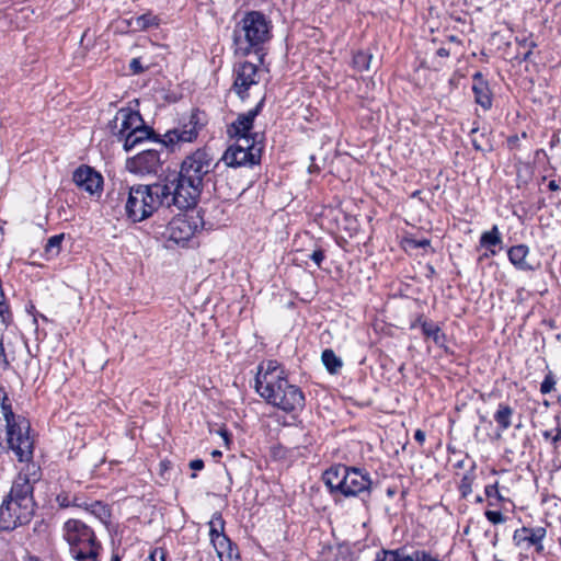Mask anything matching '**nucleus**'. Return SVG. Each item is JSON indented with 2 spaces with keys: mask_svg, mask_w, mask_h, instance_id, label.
I'll return each instance as SVG.
<instances>
[{
  "mask_svg": "<svg viewBox=\"0 0 561 561\" xmlns=\"http://www.w3.org/2000/svg\"><path fill=\"white\" fill-rule=\"evenodd\" d=\"M272 38V22L260 11H249L236 24L233 44L241 56L255 54L263 60L265 45Z\"/></svg>",
  "mask_w": 561,
  "mask_h": 561,
  "instance_id": "f257e3e1",
  "label": "nucleus"
},
{
  "mask_svg": "<svg viewBox=\"0 0 561 561\" xmlns=\"http://www.w3.org/2000/svg\"><path fill=\"white\" fill-rule=\"evenodd\" d=\"M322 480L332 496L356 497L371 493V478L364 469L345 465L331 466L323 472Z\"/></svg>",
  "mask_w": 561,
  "mask_h": 561,
  "instance_id": "f03ea898",
  "label": "nucleus"
},
{
  "mask_svg": "<svg viewBox=\"0 0 561 561\" xmlns=\"http://www.w3.org/2000/svg\"><path fill=\"white\" fill-rule=\"evenodd\" d=\"M199 128L201 127H198L197 123L194 121V116H192L187 124L169 130L161 139L142 119L140 125L134 126L133 131H128L126 139L123 141V147L125 151H130L144 141L152 140L160 149L168 148L174 151L176 147H180L182 144L196 140Z\"/></svg>",
  "mask_w": 561,
  "mask_h": 561,
  "instance_id": "7ed1b4c3",
  "label": "nucleus"
},
{
  "mask_svg": "<svg viewBox=\"0 0 561 561\" xmlns=\"http://www.w3.org/2000/svg\"><path fill=\"white\" fill-rule=\"evenodd\" d=\"M163 190L160 183L152 185L137 184L127 186L125 215L131 222H141L163 206Z\"/></svg>",
  "mask_w": 561,
  "mask_h": 561,
  "instance_id": "20e7f679",
  "label": "nucleus"
},
{
  "mask_svg": "<svg viewBox=\"0 0 561 561\" xmlns=\"http://www.w3.org/2000/svg\"><path fill=\"white\" fill-rule=\"evenodd\" d=\"M64 538L70 556L77 561H99L103 550L94 530L79 519H69L64 525Z\"/></svg>",
  "mask_w": 561,
  "mask_h": 561,
  "instance_id": "39448f33",
  "label": "nucleus"
},
{
  "mask_svg": "<svg viewBox=\"0 0 561 561\" xmlns=\"http://www.w3.org/2000/svg\"><path fill=\"white\" fill-rule=\"evenodd\" d=\"M268 404H272L286 413L295 414L305 408V394L301 389L289 383L287 377L278 379L272 386L257 392Z\"/></svg>",
  "mask_w": 561,
  "mask_h": 561,
  "instance_id": "423d86ee",
  "label": "nucleus"
},
{
  "mask_svg": "<svg viewBox=\"0 0 561 561\" xmlns=\"http://www.w3.org/2000/svg\"><path fill=\"white\" fill-rule=\"evenodd\" d=\"M160 187L164 188L163 206H175L181 210L194 208L204 188L201 185L185 181L179 174L169 183H160Z\"/></svg>",
  "mask_w": 561,
  "mask_h": 561,
  "instance_id": "0eeeda50",
  "label": "nucleus"
},
{
  "mask_svg": "<svg viewBox=\"0 0 561 561\" xmlns=\"http://www.w3.org/2000/svg\"><path fill=\"white\" fill-rule=\"evenodd\" d=\"M259 137L260 134H255L253 138L240 137L234 145L227 148L221 160L230 168L259 164L263 151V142Z\"/></svg>",
  "mask_w": 561,
  "mask_h": 561,
  "instance_id": "6e6552de",
  "label": "nucleus"
},
{
  "mask_svg": "<svg viewBox=\"0 0 561 561\" xmlns=\"http://www.w3.org/2000/svg\"><path fill=\"white\" fill-rule=\"evenodd\" d=\"M219 164L207 148H198L182 161L179 175L185 181L204 187L205 180Z\"/></svg>",
  "mask_w": 561,
  "mask_h": 561,
  "instance_id": "1a4fd4ad",
  "label": "nucleus"
},
{
  "mask_svg": "<svg viewBox=\"0 0 561 561\" xmlns=\"http://www.w3.org/2000/svg\"><path fill=\"white\" fill-rule=\"evenodd\" d=\"M204 226L203 217L198 211L192 210L174 217L167 226L164 236L169 241L184 245Z\"/></svg>",
  "mask_w": 561,
  "mask_h": 561,
  "instance_id": "9d476101",
  "label": "nucleus"
},
{
  "mask_svg": "<svg viewBox=\"0 0 561 561\" xmlns=\"http://www.w3.org/2000/svg\"><path fill=\"white\" fill-rule=\"evenodd\" d=\"M33 514L34 510L7 497L0 505V529L9 531L27 524Z\"/></svg>",
  "mask_w": 561,
  "mask_h": 561,
  "instance_id": "9b49d317",
  "label": "nucleus"
},
{
  "mask_svg": "<svg viewBox=\"0 0 561 561\" xmlns=\"http://www.w3.org/2000/svg\"><path fill=\"white\" fill-rule=\"evenodd\" d=\"M208 524L210 541L217 552V556L221 560L224 557L231 559L236 548H233L231 540L225 534V519L222 518L221 513H214Z\"/></svg>",
  "mask_w": 561,
  "mask_h": 561,
  "instance_id": "f8f14e48",
  "label": "nucleus"
},
{
  "mask_svg": "<svg viewBox=\"0 0 561 561\" xmlns=\"http://www.w3.org/2000/svg\"><path fill=\"white\" fill-rule=\"evenodd\" d=\"M162 160L158 148L142 150L127 160V169L135 174H157L161 169Z\"/></svg>",
  "mask_w": 561,
  "mask_h": 561,
  "instance_id": "ddd939ff",
  "label": "nucleus"
},
{
  "mask_svg": "<svg viewBox=\"0 0 561 561\" xmlns=\"http://www.w3.org/2000/svg\"><path fill=\"white\" fill-rule=\"evenodd\" d=\"M234 81L233 91L244 100L248 96V90L259 83L257 78V66L250 62L243 61L238 64L233 70Z\"/></svg>",
  "mask_w": 561,
  "mask_h": 561,
  "instance_id": "4468645a",
  "label": "nucleus"
},
{
  "mask_svg": "<svg viewBox=\"0 0 561 561\" xmlns=\"http://www.w3.org/2000/svg\"><path fill=\"white\" fill-rule=\"evenodd\" d=\"M33 476H36L35 472ZM37 480L36 477L33 480L30 479V474L21 471L14 479L8 499L15 502H21L24 506L35 511V502L33 496V483Z\"/></svg>",
  "mask_w": 561,
  "mask_h": 561,
  "instance_id": "2eb2a0df",
  "label": "nucleus"
},
{
  "mask_svg": "<svg viewBox=\"0 0 561 561\" xmlns=\"http://www.w3.org/2000/svg\"><path fill=\"white\" fill-rule=\"evenodd\" d=\"M72 181L82 191L90 195L100 196L103 190V176L92 167L82 164L77 168L72 175Z\"/></svg>",
  "mask_w": 561,
  "mask_h": 561,
  "instance_id": "dca6fc26",
  "label": "nucleus"
},
{
  "mask_svg": "<svg viewBox=\"0 0 561 561\" xmlns=\"http://www.w3.org/2000/svg\"><path fill=\"white\" fill-rule=\"evenodd\" d=\"M265 98H262L260 102L252 110L247 113H241L238 117L228 126V134L230 137H234L237 140L240 137L253 138L256 133L251 134L255 117L261 113L264 106Z\"/></svg>",
  "mask_w": 561,
  "mask_h": 561,
  "instance_id": "f3484780",
  "label": "nucleus"
},
{
  "mask_svg": "<svg viewBox=\"0 0 561 561\" xmlns=\"http://www.w3.org/2000/svg\"><path fill=\"white\" fill-rule=\"evenodd\" d=\"M547 530L543 527H522L516 529L513 535V540L516 546L527 543L534 546L537 553L543 552L542 540L546 538Z\"/></svg>",
  "mask_w": 561,
  "mask_h": 561,
  "instance_id": "a211bd4d",
  "label": "nucleus"
},
{
  "mask_svg": "<svg viewBox=\"0 0 561 561\" xmlns=\"http://www.w3.org/2000/svg\"><path fill=\"white\" fill-rule=\"evenodd\" d=\"M286 377L285 371L276 360H267L265 366L260 365L257 375L255 377V390L262 391L272 386L274 382Z\"/></svg>",
  "mask_w": 561,
  "mask_h": 561,
  "instance_id": "6ab92c4d",
  "label": "nucleus"
},
{
  "mask_svg": "<svg viewBox=\"0 0 561 561\" xmlns=\"http://www.w3.org/2000/svg\"><path fill=\"white\" fill-rule=\"evenodd\" d=\"M472 80V92L474 94L476 103L479 104L484 111H489L492 107L493 100L488 80L480 71L473 73Z\"/></svg>",
  "mask_w": 561,
  "mask_h": 561,
  "instance_id": "aec40b11",
  "label": "nucleus"
},
{
  "mask_svg": "<svg viewBox=\"0 0 561 561\" xmlns=\"http://www.w3.org/2000/svg\"><path fill=\"white\" fill-rule=\"evenodd\" d=\"M317 561H354L353 551L346 543L322 546Z\"/></svg>",
  "mask_w": 561,
  "mask_h": 561,
  "instance_id": "412c9836",
  "label": "nucleus"
},
{
  "mask_svg": "<svg viewBox=\"0 0 561 561\" xmlns=\"http://www.w3.org/2000/svg\"><path fill=\"white\" fill-rule=\"evenodd\" d=\"M116 119H119L121 141H124L128 131H133L134 126L142 123V116L136 110L122 107L116 112Z\"/></svg>",
  "mask_w": 561,
  "mask_h": 561,
  "instance_id": "4be33fe9",
  "label": "nucleus"
},
{
  "mask_svg": "<svg viewBox=\"0 0 561 561\" xmlns=\"http://www.w3.org/2000/svg\"><path fill=\"white\" fill-rule=\"evenodd\" d=\"M416 325L421 327L422 333L425 337L432 339L433 342L438 346L443 347L445 351H447L446 346V334L442 331L440 327L431 321L425 320L422 317H419L416 321L411 325L412 328H415Z\"/></svg>",
  "mask_w": 561,
  "mask_h": 561,
  "instance_id": "5701e85b",
  "label": "nucleus"
},
{
  "mask_svg": "<svg viewBox=\"0 0 561 561\" xmlns=\"http://www.w3.org/2000/svg\"><path fill=\"white\" fill-rule=\"evenodd\" d=\"M529 248L526 244L513 245L507 251L510 262L519 271H533L534 266L527 261Z\"/></svg>",
  "mask_w": 561,
  "mask_h": 561,
  "instance_id": "b1692460",
  "label": "nucleus"
},
{
  "mask_svg": "<svg viewBox=\"0 0 561 561\" xmlns=\"http://www.w3.org/2000/svg\"><path fill=\"white\" fill-rule=\"evenodd\" d=\"M502 244V237L499 227L494 225L490 230L484 231L480 237V245L485 248L490 255H495L497 245Z\"/></svg>",
  "mask_w": 561,
  "mask_h": 561,
  "instance_id": "393cba45",
  "label": "nucleus"
},
{
  "mask_svg": "<svg viewBox=\"0 0 561 561\" xmlns=\"http://www.w3.org/2000/svg\"><path fill=\"white\" fill-rule=\"evenodd\" d=\"M159 24L160 19L151 12L136 16L130 22V25H133L136 31H147L151 27H158Z\"/></svg>",
  "mask_w": 561,
  "mask_h": 561,
  "instance_id": "a878e982",
  "label": "nucleus"
},
{
  "mask_svg": "<svg viewBox=\"0 0 561 561\" xmlns=\"http://www.w3.org/2000/svg\"><path fill=\"white\" fill-rule=\"evenodd\" d=\"M513 413L514 410L510 405L505 403L499 404L497 411L494 413V420L502 431L511 427Z\"/></svg>",
  "mask_w": 561,
  "mask_h": 561,
  "instance_id": "bb28decb",
  "label": "nucleus"
},
{
  "mask_svg": "<svg viewBox=\"0 0 561 561\" xmlns=\"http://www.w3.org/2000/svg\"><path fill=\"white\" fill-rule=\"evenodd\" d=\"M321 360L330 374L339 373L343 366L342 359L331 348H325L322 352Z\"/></svg>",
  "mask_w": 561,
  "mask_h": 561,
  "instance_id": "cd10ccee",
  "label": "nucleus"
},
{
  "mask_svg": "<svg viewBox=\"0 0 561 561\" xmlns=\"http://www.w3.org/2000/svg\"><path fill=\"white\" fill-rule=\"evenodd\" d=\"M476 462L472 461L471 470L463 474L459 483V491L462 497H467L472 492V484L476 480Z\"/></svg>",
  "mask_w": 561,
  "mask_h": 561,
  "instance_id": "c85d7f7f",
  "label": "nucleus"
},
{
  "mask_svg": "<svg viewBox=\"0 0 561 561\" xmlns=\"http://www.w3.org/2000/svg\"><path fill=\"white\" fill-rule=\"evenodd\" d=\"M371 58H373V55L367 51H364V50L356 51L353 56L354 69L357 70L358 72L369 70Z\"/></svg>",
  "mask_w": 561,
  "mask_h": 561,
  "instance_id": "c756f323",
  "label": "nucleus"
},
{
  "mask_svg": "<svg viewBox=\"0 0 561 561\" xmlns=\"http://www.w3.org/2000/svg\"><path fill=\"white\" fill-rule=\"evenodd\" d=\"M56 502L58 503L59 507L67 508L70 506L76 507H82L83 503L80 501V499L76 495H72L70 492L61 491L56 496Z\"/></svg>",
  "mask_w": 561,
  "mask_h": 561,
  "instance_id": "7c9ffc66",
  "label": "nucleus"
},
{
  "mask_svg": "<svg viewBox=\"0 0 561 561\" xmlns=\"http://www.w3.org/2000/svg\"><path fill=\"white\" fill-rule=\"evenodd\" d=\"M375 561H419L416 551L411 554H402L397 551H385L383 557L378 554Z\"/></svg>",
  "mask_w": 561,
  "mask_h": 561,
  "instance_id": "2f4dec72",
  "label": "nucleus"
},
{
  "mask_svg": "<svg viewBox=\"0 0 561 561\" xmlns=\"http://www.w3.org/2000/svg\"><path fill=\"white\" fill-rule=\"evenodd\" d=\"M65 239L64 233L55 234L47 240L45 252L51 256H57L61 250V243Z\"/></svg>",
  "mask_w": 561,
  "mask_h": 561,
  "instance_id": "473e14b6",
  "label": "nucleus"
},
{
  "mask_svg": "<svg viewBox=\"0 0 561 561\" xmlns=\"http://www.w3.org/2000/svg\"><path fill=\"white\" fill-rule=\"evenodd\" d=\"M484 492L485 496L489 500V505L491 506L495 504L493 500H496L497 502H502L505 500L504 496L499 491L497 482H495L494 484L486 485Z\"/></svg>",
  "mask_w": 561,
  "mask_h": 561,
  "instance_id": "72a5a7b5",
  "label": "nucleus"
},
{
  "mask_svg": "<svg viewBox=\"0 0 561 561\" xmlns=\"http://www.w3.org/2000/svg\"><path fill=\"white\" fill-rule=\"evenodd\" d=\"M556 385H557V379H556L554 375L552 374V371H549L545 376V378L540 385V392L542 394H548L554 390Z\"/></svg>",
  "mask_w": 561,
  "mask_h": 561,
  "instance_id": "f704fd0d",
  "label": "nucleus"
},
{
  "mask_svg": "<svg viewBox=\"0 0 561 561\" xmlns=\"http://www.w3.org/2000/svg\"><path fill=\"white\" fill-rule=\"evenodd\" d=\"M149 66H144L141 62V57L133 58L129 62V70L133 75H140L145 70H147Z\"/></svg>",
  "mask_w": 561,
  "mask_h": 561,
  "instance_id": "c9c22d12",
  "label": "nucleus"
},
{
  "mask_svg": "<svg viewBox=\"0 0 561 561\" xmlns=\"http://www.w3.org/2000/svg\"><path fill=\"white\" fill-rule=\"evenodd\" d=\"M318 267H321L322 262L325 260V252L321 248H316L310 254L307 255Z\"/></svg>",
  "mask_w": 561,
  "mask_h": 561,
  "instance_id": "e433bc0d",
  "label": "nucleus"
},
{
  "mask_svg": "<svg viewBox=\"0 0 561 561\" xmlns=\"http://www.w3.org/2000/svg\"><path fill=\"white\" fill-rule=\"evenodd\" d=\"M484 515L486 519L494 525L502 524L506 520V517L499 511H485Z\"/></svg>",
  "mask_w": 561,
  "mask_h": 561,
  "instance_id": "4c0bfd02",
  "label": "nucleus"
},
{
  "mask_svg": "<svg viewBox=\"0 0 561 561\" xmlns=\"http://www.w3.org/2000/svg\"><path fill=\"white\" fill-rule=\"evenodd\" d=\"M119 119H116V115L113 119H111L107 124V129L110 133L117 138L118 141H121V131H119Z\"/></svg>",
  "mask_w": 561,
  "mask_h": 561,
  "instance_id": "58836bf2",
  "label": "nucleus"
},
{
  "mask_svg": "<svg viewBox=\"0 0 561 561\" xmlns=\"http://www.w3.org/2000/svg\"><path fill=\"white\" fill-rule=\"evenodd\" d=\"M9 358L8 354L5 353L4 344L2 339H0V365H2L4 368H8L10 365V362L13 360Z\"/></svg>",
  "mask_w": 561,
  "mask_h": 561,
  "instance_id": "ea45409f",
  "label": "nucleus"
},
{
  "mask_svg": "<svg viewBox=\"0 0 561 561\" xmlns=\"http://www.w3.org/2000/svg\"><path fill=\"white\" fill-rule=\"evenodd\" d=\"M148 560L149 561H164V553L162 550H160V551L154 550L150 553Z\"/></svg>",
  "mask_w": 561,
  "mask_h": 561,
  "instance_id": "a19ab883",
  "label": "nucleus"
},
{
  "mask_svg": "<svg viewBox=\"0 0 561 561\" xmlns=\"http://www.w3.org/2000/svg\"><path fill=\"white\" fill-rule=\"evenodd\" d=\"M190 468L192 470H202L204 468V461L202 459H194L190 461Z\"/></svg>",
  "mask_w": 561,
  "mask_h": 561,
  "instance_id": "79ce46f5",
  "label": "nucleus"
},
{
  "mask_svg": "<svg viewBox=\"0 0 561 561\" xmlns=\"http://www.w3.org/2000/svg\"><path fill=\"white\" fill-rule=\"evenodd\" d=\"M414 439L420 444L423 445L425 442V433L422 430H416L414 433Z\"/></svg>",
  "mask_w": 561,
  "mask_h": 561,
  "instance_id": "37998d69",
  "label": "nucleus"
},
{
  "mask_svg": "<svg viewBox=\"0 0 561 561\" xmlns=\"http://www.w3.org/2000/svg\"><path fill=\"white\" fill-rule=\"evenodd\" d=\"M518 141H519V138L518 136L514 135V136H511L508 137L507 139V144L511 148H515L518 146Z\"/></svg>",
  "mask_w": 561,
  "mask_h": 561,
  "instance_id": "c03bdc74",
  "label": "nucleus"
},
{
  "mask_svg": "<svg viewBox=\"0 0 561 561\" xmlns=\"http://www.w3.org/2000/svg\"><path fill=\"white\" fill-rule=\"evenodd\" d=\"M431 241L428 239H422L414 242L415 248H427L430 247Z\"/></svg>",
  "mask_w": 561,
  "mask_h": 561,
  "instance_id": "a18cd8bd",
  "label": "nucleus"
},
{
  "mask_svg": "<svg viewBox=\"0 0 561 561\" xmlns=\"http://www.w3.org/2000/svg\"><path fill=\"white\" fill-rule=\"evenodd\" d=\"M436 55L446 58L450 55V50L445 47H440L437 49Z\"/></svg>",
  "mask_w": 561,
  "mask_h": 561,
  "instance_id": "49530a36",
  "label": "nucleus"
},
{
  "mask_svg": "<svg viewBox=\"0 0 561 561\" xmlns=\"http://www.w3.org/2000/svg\"><path fill=\"white\" fill-rule=\"evenodd\" d=\"M471 142H472L473 148L477 151H484V148L482 147V145L480 144V141L477 138L472 137Z\"/></svg>",
  "mask_w": 561,
  "mask_h": 561,
  "instance_id": "de8ad7c7",
  "label": "nucleus"
},
{
  "mask_svg": "<svg viewBox=\"0 0 561 561\" xmlns=\"http://www.w3.org/2000/svg\"><path fill=\"white\" fill-rule=\"evenodd\" d=\"M556 431V435L551 438L553 444H558L559 442H561V427H557Z\"/></svg>",
  "mask_w": 561,
  "mask_h": 561,
  "instance_id": "09e8293b",
  "label": "nucleus"
},
{
  "mask_svg": "<svg viewBox=\"0 0 561 561\" xmlns=\"http://www.w3.org/2000/svg\"><path fill=\"white\" fill-rule=\"evenodd\" d=\"M548 188L552 192H556L560 188L559 184L557 183V181L554 180H551L548 184Z\"/></svg>",
  "mask_w": 561,
  "mask_h": 561,
  "instance_id": "8fccbe9b",
  "label": "nucleus"
},
{
  "mask_svg": "<svg viewBox=\"0 0 561 561\" xmlns=\"http://www.w3.org/2000/svg\"><path fill=\"white\" fill-rule=\"evenodd\" d=\"M25 561H44V560H42V559H41L39 557H37V556H27V557L25 558Z\"/></svg>",
  "mask_w": 561,
  "mask_h": 561,
  "instance_id": "3c124183",
  "label": "nucleus"
},
{
  "mask_svg": "<svg viewBox=\"0 0 561 561\" xmlns=\"http://www.w3.org/2000/svg\"><path fill=\"white\" fill-rule=\"evenodd\" d=\"M220 435L222 436V438L225 439L226 443H228L229 440V434L226 430H222L220 431Z\"/></svg>",
  "mask_w": 561,
  "mask_h": 561,
  "instance_id": "603ef678",
  "label": "nucleus"
},
{
  "mask_svg": "<svg viewBox=\"0 0 561 561\" xmlns=\"http://www.w3.org/2000/svg\"><path fill=\"white\" fill-rule=\"evenodd\" d=\"M448 41H449V42H453V43H458V44L460 43V41L458 39V37H457V36H455V35H450V36H448Z\"/></svg>",
  "mask_w": 561,
  "mask_h": 561,
  "instance_id": "864d4df0",
  "label": "nucleus"
},
{
  "mask_svg": "<svg viewBox=\"0 0 561 561\" xmlns=\"http://www.w3.org/2000/svg\"><path fill=\"white\" fill-rule=\"evenodd\" d=\"M111 561H121L119 554L118 553H113L112 558H111Z\"/></svg>",
  "mask_w": 561,
  "mask_h": 561,
  "instance_id": "5fc2aeb1",
  "label": "nucleus"
},
{
  "mask_svg": "<svg viewBox=\"0 0 561 561\" xmlns=\"http://www.w3.org/2000/svg\"><path fill=\"white\" fill-rule=\"evenodd\" d=\"M478 130H479V128H478V127H473V128L470 130V136H473Z\"/></svg>",
  "mask_w": 561,
  "mask_h": 561,
  "instance_id": "6e6d98bb",
  "label": "nucleus"
},
{
  "mask_svg": "<svg viewBox=\"0 0 561 561\" xmlns=\"http://www.w3.org/2000/svg\"><path fill=\"white\" fill-rule=\"evenodd\" d=\"M213 456H214V457L221 456V451H219V450H214V451H213Z\"/></svg>",
  "mask_w": 561,
  "mask_h": 561,
  "instance_id": "4d7b16f0",
  "label": "nucleus"
},
{
  "mask_svg": "<svg viewBox=\"0 0 561 561\" xmlns=\"http://www.w3.org/2000/svg\"><path fill=\"white\" fill-rule=\"evenodd\" d=\"M530 54H531V50H528V51L524 55V58H523V59H524V60H527V59H528V57L530 56Z\"/></svg>",
  "mask_w": 561,
  "mask_h": 561,
  "instance_id": "13d9d810",
  "label": "nucleus"
},
{
  "mask_svg": "<svg viewBox=\"0 0 561 561\" xmlns=\"http://www.w3.org/2000/svg\"><path fill=\"white\" fill-rule=\"evenodd\" d=\"M550 435H551V434H550V432H548V431L543 432V437H545V438H549V437H550Z\"/></svg>",
  "mask_w": 561,
  "mask_h": 561,
  "instance_id": "bf43d9fd",
  "label": "nucleus"
},
{
  "mask_svg": "<svg viewBox=\"0 0 561 561\" xmlns=\"http://www.w3.org/2000/svg\"><path fill=\"white\" fill-rule=\"evenodd\" d=\"M463 466V461L457 462L456 467L461 468Z\"/></svg>",
  "mask_w": 561,
  "mask_h": 561,
  "instance_id": "052dcab7",
  "label": "nucleus"
},
{
  "mask_svg": "<svg viewBox=\"0 0 561 561\" xmlns=\"http://www.w3.org/2000/svg\"><path fill=\"white\" fill-rule=\"evenodd\" d=\"M526 136H527L526 133L522 134V138H526Z\"/></svg>",
  "mask_w": 561,
  "mask_h": 561,
  "instance_id": "680f3d73",
  "label": "nucleus"
},
{
  "mask_svg": "<svg viewBox=\"0 0 561 561\" xmlns=\"http://www.w3.org/2000/svg\"><path fill=\"white\" fill-rule=\"evenodd\" d=\"M419 193H420L419 191L414 192L413 196H417Z\"/></svg>",
  "mask_w": 561,
  "mask_h": 561,
  "instance_id": "e2e57ef3",
  "label": "nucleus"
},
{
  "mask_svg": "<svg viewBox=\"0 0 561 561\" xmlns=\"http://www.w3.org/2000/svg\"><path fill=\"white\" fill-rule=\"evenodd\" d=\"M477 501H478V502H481V501H482V497L478 496V497H477Z\"/></svg>",
  "mask_w": 561,
  "mask_h": 561,
  "instance_id": "0e129e2a",
  "label": "nucleus"
}]
</instances>
